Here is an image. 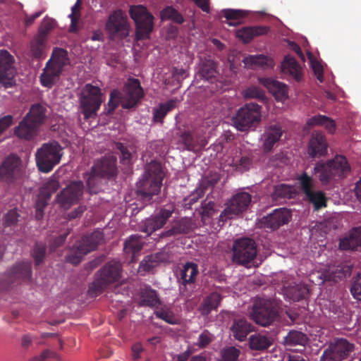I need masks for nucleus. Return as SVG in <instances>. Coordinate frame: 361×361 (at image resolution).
Listing matches in <instances>:
<instances>
[{"mask_svg":"<svg viewBox=\"0 0 361 361\" xmlns=\"http://www.w3.org/2000/svg\"><path fill=\"white\" fill-rule=\"evenodd\" d=\"M116 158L104 156L96 159L90 171L84 174L87 190L90 194H97L102 190L103 180H110L117 176Z\"/></svg>","mask_w":361,"mask_h":361,"instance_id":"obj_1","label":"nucleus"},{"mask_svg":"<svg viewBox=\"0 0 361 361\" xmlns=\"http://www.w3.org/2000/svg\"><path fill=\"white\" fill-rule=\"evenodd\" d=\"M124 96L117 90L110 92L109 100L104 109L106 115L112 114L121 103L123 109L135 107L144 95L143 89L138 79L130 78L124 86Z\"/></svg>","mask_w":361,"mask_h":361,"instance_id":"obj_2","label":"nucleus"},{"mask_svg":"<svg viewBox=\"0 0 361 361\" xmlns=\"http://www.w3.org/2000/svg\"><path fill=\"white\" fill-rule=\"evenodd\" d=\"M164 172L160 163L152 161L145 168L144 173L136 183L137 193L143 201H150L161 190Z\"/></svg>","mask_w":361,"mask_h":361,"instance_id":"obj_3","label":"nucleus"},{"mask_svg":"<svg viewBox=\"0 0 361 361\" xmlns=\"http://www.w3.org/2000/svg\"><path fill=\"white\" fill-rule=\"evenodd\" d=\"M104 240V233L99 230L83 235L69 249L66 261L75 266L79 264L85 256L97 250Z\"/></svg>","mask_w":361,"mask_h":361,"instance_id":"obj_4","label":"nucleus"},{"mask_svg":"<svg viewBox=\"0 0 361 361\" xmlns=\"http://www.w3.org/2000/svg\"><path fill=\"white\" fill-rule=\"evenodd\" d=\"M79 106L85 120L95 118L104 100L102 90L91 83L85 84L79 94Z\"/></svg>","mask_w":361,"mask_h":361,"instance_id":"obj_5","label":"nucleus"},{"mask_svg":"<svg viewBox=\"0 0 361 361\" xmlns=\"http://www.w3.org/2000/svg\"><path fill=\"white\" fill-rule=\"evenodd\" d=\"M350 171V167L346 158L341 155H337L327 163H318L314 167V173L319 174L318 178L322 184L326 185L332 179L343 178L347 176Z\"/></svg>","mask_w":361,"mask_h":361,"instance_id":"obj_6","label":"nucleus"},{"mask_svg":"<svg viewBox=\"0 0 361 361\" xmlns=\"http://www.w3.org/2000/svg\"><path fill=\"white\" fill-rule=\"evenodd\" d=\"M121 264L116 261H110L97 272V278L90 284L88 294L90 297H97L111 283L118 281L121 278Z\"/></svg>","mask_w":361,"mask_h":361,"instance_id":"obj_7","label":"nucleus"},{"mask_svg":"<svg viewBox=\"0 0 361 361\" xmlns=\"http://www.w3.org/2000/svg\"><path fill=\"white\" fill-rule=\"evenodd\" d=\"M262 106L255 102L245 104L233 116L234 126L242 132L255 130L262 121Z\"/></svg>","mask_w":361,"mask_h":361,"instance_id":"obj_8","label":"nucleus"},{"mask_svg":"<svg viewBox=\"0 0 361 361\" xmlns=\"http://www.w3.org/2000/svg\"><path fill=\"white\" fill-rule=\"evenodd\" d=\"M62 147L56 142L44 143L36 152V164L39 171L50 172L62 157Z\"/></svg>","mask_w":361,"mask_h":361,"instance_id":"obj_9","label":"nucleus"},{"mask_svg":"<svg viewBox=\"0 0 361 361\" xmlns=\"http://www.w3.org/2000/svg\"><path fill=\"white\" fill-rule=\"evenodd\" d=\"M129 13L135 25V40L149 39L154 29V16L141 5L131 6Z\"/></svg>","mask_w":361,"mask_h":361,"instance_id":"obj_10","label":"nucleus"},{"mask_svg":"<svg viewBox=\"0 0 361 361\" xmlns=\"http://www.w3.org/2000/svg\"><path fill=\"white\" fill-rule=\"evenodd\" d=\"M278 317V311L270 299L257 298L253 302L250 317L257 324L267 326L270 325Z\"/></svg>","mask_w":361,"mask_h":361,"instance_id":"obj_11","label":"nucleus"},{"mask_svg":"<svg viewBox=\"0 0 361 361\" xmlns=\"http://www.w3.org/2000/svg\"><path fill=\"white\" fill-rule=\"evenodd\" d=\"M233 262L235 264L247 266L252 262L257 255V246L250 238L236 239L232 246Z\"/></svg>","mask_w":361,"mask_h":361,"instance_id":"obj_12","label":"nucleus"},{"mask_svg":"<svg viewBox=\"0 0 361 361\" xmlns=\"http://www.w3.org/2000/svg\"><path fill=\"white\" fill-rule=\"evenodd\" d=\"M84 183L81 180L72 181L56 195V202L63 209H68L79 202L83 195Z\"/></svg>","mask_w":361,"mask_h":361,"instance_id":"obj_13","label":"nucleus"},{"mask_svg":"<svg viewBox=\"0 0 361 361\" xmlns=\"http://www.w3.org/2000/svg\"><path fill=\"white\" fill-rule=\"evenodd\" d=\"M198 274L199 270L197 264L191 262L185 264L180 270V277L178 279L180 296L188 298L192 295Z\"/></svg>","mask_w":361,"mask_h":361,"instance_id":"obj_14","label":"nucleus"},{"mask_svg":"<svg viewBox=\"0 0 361 361\" xmlns=\"http://www.w3.org/2000/svg\"><path fill=\"white\" fill-rule=\"evenodd\" d=\"M15 63V58L8 51L0 49V84L5 88L12 87L16 84Z\"/></svg>","mask_w":361,"mask_h":361,"instance_id":"obj_15","label":"nucleus"},{"mask_svg":"<svg viewBox=\"0 0 361 361\" xmlns=\"http://www.w3.org/2000/svg\"><path fill=\"white\" fill-rule=\"evenodd\" d=\"M354 350V345L345 338H338L331 343L324 351L320 361H342Z\"/></svg>","mask_w":361,"mask_h":361,"instance_id":"obj_16","label":"nucleus"},{"mask_svg":"<svg viewBox=\"0 0 361 361\" xmlns=\"http://www.w3.org/2000/svg\"><path fill=\"white\" fill-rule=\"evenodd\" d=\"M23 175L20 159L11 154L0 165V178L7 183H12L20 178Z\"/></svg>","mask_w":361,"mask_h":361,"instance_id":"obj_17","label":"nucleus"},{"mask_svg":"<svg viewBox=\"0 0 361 361\" xmlns=\"http://www.w3.org/2000/svg\"><path fill=\"white\" fill-rule=\"evenodd\" d=\"M251 202V195L245 192H239L229 201L226 208L221 213L220 219H232L247 209Z\"/></svg>","mask_w":361,"mask_h":361,"instance_id":"obj_18","label":"nucleus"},{"mask_svg":"<svg viewBox=\"0 0 361 361\" xmlns=\"http://www.w3.org/2000/svg\"><path fill=\"white\" fill-rule=\"evenodd\" d=\"M108 32L121 39L126 38L129 34V25L127 17L121 11H116L110 15L106 24Z\"/></svg>","mask_w":361,"mask_h":361,"instance_id":"obj_19","label":"nucleus"},{"mask_svg":"<svg viewBox=\"0 0 361 361\" xmlns=\"http://www.w3.org/2000/svg\"><path fill=\"white\" fill-rule=\"evenodd\" d=\"M291 216L289 209L286 208L276 209L260 220L261 227L273 231L276 230L288 224L291 219Z\"/></svg>","mask_w":361,"mask_h":361,"instance_id":"obj_20","label":"nucleus"},{"mask_svg":"<svg viewBox=\"0 0 361 361\" xmlns=\"http://www.w3.org/2000/svg\"><path fill=\"white\" fill-rule=\"evenodd\" d=\"M32 279V265L29 262L16 264L9 271L6 277L7 284L14 283H29Z\"/></svg>","mask_w":361,"mask_h":361,"instance_id":"obj_21","label":"nucleus"},{"mask_svg":"<svg viewBox=\"0 0 361 361\" xmlns=\"http://www.w3.org/2000/svg\"><path fill=\"white\" fill-rule=\"evenodd\" d=\"M172 214L173 210L165 208L161 209L159 213L145 221L141 231L146 233L147 235H151L157 230L162 228Z\"/></svg>","mask_w":361,"mask_h":361,"instance_id":"obj_22","label":"nucleus"},{"mask_svg":"<svg viewBox=\"0 0 361 361\" xmlns=\"http://www.w3.org/2000/svg\"><path fill=\"white\" fill-rule=\"evenodd\" d=\"M258 81L277 101L283 102L288 98V87L284 83L271 78H259Z\"/></svg>","mask_w":361,"mask_h":361,"instance_id":"obj_23","label":"nucleus"},{"mask_svg":"<svg viewBox=\"0 0 361 361\" xmlns=\"http://www.w3.org/2000/svg\"><path fill=\"white\" fill-rule=\"evenodd\" d=\"M327 142L321 132L312 133L309 141L308 154L312 157H319L327 153Z\"/></svg>","mask_w":361,"mask_h":361,"instance_id":"obj_24","label":"nucleus"},{"mask_svg":"<svg viewBox=\"0 0 361 361\" xmlns=\"http://www.w3.org/2000/svg\"><path fill=\"white\" fill-rule=\"evenodd\" d=\"M180 142L188 151L199 152L205 147L207 141L190 131H184L180 136Z\"/></svg>","mask_w":361,"mask_h":361,"instance_id":"obj_25","label":"nucleus"},{"mask_svg":"<svg viewBox=\"0 0 361 361\" xmlns=\"http://www.w3.org/2000/svg\"><path fill=\"white\" fill-rule=\"evenodd\" d=\"M283 131L279 125H271L264 131L263 139V149L266 152H270L274 145L278 142L281 137Z\"/></svg>","mask_w":361,"mask_h":361,"instance_id":"obj_26","label":"nucleus"},{"mask_svg":"<svg viewBox=\"0 0 361 361\" xmlns=\"http://www.w3.org/2000/svg\"><path fill=\"white\" fill-rule=\"evenodd\" d=\"M269 27L265 25L244 27L236 32V36L245 44L250 43L255 37L267 34Z\"/></svg>","mask_w":361,"mask_h":361,"instance_id":"obj_27","label":"nucleus"},{"mask_svg":"<svg viewBox=\"0 0 361 361\" xmlns=\"http://www.w3.org/2000/svg\"><path fill=\"white\" fill-rule=\"evenodd\" d=\"M38 127L25 117L14 128V134L19 138L31 140L37 135Z\"/></svg>","mask_w":361,"mask_h":361,"instance_id":"obj_28","label":"nucleus"},{"mask_svg":"<svg viewBox=\"0 0 361 361\" xmlns=\"http://www.w3.org/2000/svg\"><path fill=\"white\" fill-rule=\"evenodd\" d=\"M352 272V267L346 264H339L329 267L323 273L324 281L338 282L340 280L350 276Z\"/></svg>","mask_w":361,"mask_h":361,"instance_id":"obj_29","label":"nucleus"},{"mask_svg":"<svg viewBox=\"0 0 361 361\" xmlns=\"http://www.w3.org/2000/svg\"><path fill=\"white\" fill-rule=\"evenodd\" d=\"M283 290L287 298L293 301H299L309 294L307 286L302 283H293V285H291L284 281Z\"/></svg>","mask_w":361,"mask_h":361,"instance_id":"obj_30","label":"nucleus"},{"mask_svg":"<svg viewBox=\"0 0 361 361\" xmlns=\"http://www.w3.org/2000/svg\"><path fill=\"white\" fill-rule=\"evenodd\" d=\"M339 247L343 250H355L361 247V227L353 228L348 236L341 239Z\"/></svg>","mask_w":361,"mask_h":361,"instance_id":"obj_31","label":"nucleus"},{"mask_svg":"<svg viewBox=\"0 0 361 361\" xmlns=\"http://www.w3.org/2000/svg\"><path fill=\"white\" fill-rule=\"evenodd\" d=\"M253 331V326L245 319H235L231 326L233 337L239 341H244L247 336Z\"/></svg>","mask_w":361,"mask_h":361,"instance_id":"obj_32","label":"nucleus"},{"mask_svg":"<svg viewBox=\"0 0 361 361\" xmlns=\"http://www.w3.org/2000/svg\"><path fill=\"white\" fill-rule=\"evenodd\" d=\"M140 306L156 308L161 305L157 292L149 286H145L140 293Z\"/></svg>","mask_w":361,"mask_h":361,"instance_id":"obj_33","label":"nucleus"},{"mask_svg":"<svg viewBox=\"0 0 361 361\" xmlns=\"http://www.w3.org/2000/svg\"><path fill=\"white\" fill-rule=\"evenodd\" d=\"M47 61L43 72L40 75V82L43 87L51 88L60 78L61 71L51 65Z\"/></svg>","mask_w":361,"mask_h":361,"instance_id":"obj_34","label":"nucleus"},{"mask_svg":"<svg viewBox=\"0 0 361 361\" xmlns=\"http://www.w3.org/2000/svg\"><path fill=\"white\" fill-rule=\"evenodd\" d=\"M243 62L246 68H261L265 69L274 66V61L264 54L249 55L244 58Z\"/></svg>","mask_w":361,"mask_h":361,"instance_id":"obj_35","label":"nucleus"},{"mask_svg":"<svg viewBox=\"0 0 361 361\" xmlns=\"http://www.w3.org/2000/svg\"><path fill=\"white\" fill-rule=\"evenodd\" d=\"M192 228V223L190 219H181L175 222L172 227L165 232H162L159 236L161 238L175 236L180 234H187Z\"/></svg>","mask_w":361,"mask_h":361,"instance_id":"obj_36","label":"nucleus"},{"mask_svg":"<svg viewBox=\"0 0 361 361\" xmlns=\"http://www.w3.org/2000/svg\"><path fill=\"white\" fill-rule=\"evenodd\" d=\"M281 70L285 74H289L296 81L302 78V68L295 59L290 55L284 57L281 64Z\"/></svg>","mask_w":361,"mask_h":361,"instance_id":"obj_37","label":"nucleus"},{"mask_svg":"<svg viewBox=\"0 0 361 361\" xmlns=\"http://www.w3.org/2000/svg\"><path fill=\"white\" fill-rule=\"evenodd\" d=\"M145 242L139 235H130L125 242L123 250L126 254L131 255V261L135 260V255L142 249Z\"/></svg>","mask_w":361,"mask_h":361,"instance_id":"obj_38","label":"nucleus"},{"mask_svg":"<svg viewBox=\"0 0 361 361\" xmlns=\"http://www.w3.org/2000/svg\"><path fill=\"white\" fill-rule=\"evenodd\" d=\"M216 68L217 64L214 61L204 59L199 65L197 75L202 79L209 80L216 77Z\"/></svg>","mask_w":361,"mask_h":361,"instance_id":"obj_39","label":"nucleus"},{"mask_svg":"<svg viewBox=\"0 0 361 361\" xmlns=\"http://www.w3.org/2000/svg\"><path fill=\"white\" fill-rule=\"evenodd\" d=\"M46 107L40 104H35L25 117L39 128L46 120Z\"/></svg>","mask_w":361,"mask_h":361,"instance_id":"obj_40","label":"nucleus"},{"mask_svg":"<svg viewBox=\"0 0 361 361\" xmlns=\"http://www.w3.org/2000/svg\"><path fill=\"white\" fill-rule=\"evenodd\" d=\"M178 99L173 98L161 103L158 108L154 109L153 118L155 122L163 123V120L166 114L176 107Z\"/></svg>","mask_w":361,"mask_h":361,"instance_id":"obj_41","label":"nucleus"},{"mask_svg":"<svg viewBox=\"0 0 361 361\" xmlns=\"http://www.w3.org/2000/svg\"><path fill=\"white\" fill-rule=\"evenodd\" d=\"M272 342L271 337L263 334L252 335L249 338L250 348L255 350L267 349L271 345Z\"/></svg>","mask_w":361,"mask_h":361,"instance_id":"obj_42","label":"nucleus"},{"mask_svg":"<svg viewBox=\"0 0 361 361\" xmlns=\"http://www.w3.org/2000/svg\"><path fill=\"white\" fill-rule=\"evenodd\" d=\"M48 61H51L52 66L63 72L64 67L69 64L67 51L61 48L55 49Z\"/></svg>","mask_w":361,"mask_h":361,"instance_id":"obj_43","label":"nucleus"},{"mask_svg":"<svg viewBox=\"0 0 361 361\" xmlns=\"http://www.w3.org/2000/svg\"><path fill=\"white\" fill-rule=\"evenodd\" d=\"M221 296L216 292L209 294L202 302L200 310L202 315H208L213 310L218 307Z\"/></svg>","mask_w":361,"mask_h":361,"instance_id":"obj_44","label":"nucleus"},{"mask_svg":"<svg viewBox=\"0 0 361 361\" xmlns=\"http://www.w3.org/2000/svg\"><path fill=\"white\" fill-rule=\"evenodd\" d=\"M46 38L37 35L31 42L30 51L34 58L42 59L46 56Z\"/></svg>","mask_w":361,"mask_h":361,"instance_id":"obj_45","label":"nucleus"},{"mask_svg":"<svg viewBox=\"0 0 361 361\" xmlns=\"http://www.w3.org/2000/svg\"><path fill=\"white\" fill-rule=\"evenodd\" d=\"M217 181L218 180L215 178L204 179L202 181L200 185L196 189V190L188 197L189 204H192L196 202L200 197L204 195L207 188H212L217 183Z\"/></svg>","mask_w":361,"mask_h":361,"instance_id":"obj_46","label":"nucleus"},{"mask_svg":"<svg viewBox=\"0 0 361 361\" xmlns=\"http://www.w3.org/2000/svg\"><path fill=\"white\" fill-rule=\"evenodd\" d=\"M305 197L309 202L313 204L316 210L326 206L327 198L322 191L314 190L307 194Z\"/></svg>","mask_w":361,"mask_h":361,"instance_id":"obj_47","label":"nucleus"},{"mask_svg":"<svg viewBox=\"0 0 361 361\" xmlns=\"http://www.w3.org/2000/svg\"><path fill=\"white\" fill-rule=\"evenodd\" d=\"M154 314L157 318L165 321L168 324H177V319L174 316L172 310L166 305L161 307H159V306L156 307Z\"/></svg>","mask_w":361,"mask_h":361,"instance_id":"obj_48","label":"nucleus"},{"mask_svg":"<svg viewBox=\"0 0 361 361\" xmlns=\"http://www.w3.org/2000/svg\"><path fill=\"white\" fill-rule=\"evenodd\" d=\"M306 336L298 331H290L284 338L285 345L294 346L296 345H304L306 341Z\"/></svg>","mask_w":361,"mask_h":361,"instance_id":"obj_49","label":"nucleus"},{"mask_svg":"<svg viewBox=\"0 0 361 361\" xmlns=\"http://www.w3.org/2000/svg\"><path fill=\"white\" fill-rule=\"evenodd\" d=\"M243 97L245 99H256L265 103L267 100L263 90L257 86H251L243 91Z\"/></svg>","mask_w":361,"mask_h":361,"instance_id":"obj_50","label":"nucleus"},{"mask_svg":"<svg viewBox=\"0 0 361 361\" xmlns=\"http://www.w3.org/2000/svg\"><path fill=\"white\" fill-rule=\"evenodd\" d=\"M298 180L299 182L300 189L305 195L314 191L313 188L314 187V180L311 176H308L306 172H303L298 178Z\"/></svg>","mask_w":361,"mask_h":361,"instance_id":"obj_51","label":"nucleus"},{"mask_svg":"<svg viewBox=\"0 0 361 361\" xmlns=\"http://www.w3.org/2000/svg\"><path fill=\"white\" fill-rule=\"evenodd\" d=\"M47 246L42 242H37L32 252L36 266L39 265L44 262L46 255Z\"/></svg>","mask_w":361,"mask_h":361,"instance_id":"obj_52","label":"nucleus"},{"mask_svg":"<svg viewBox=\"0 0 361 361\" xmlns=\"http://www.w3.org/2000/svg\"><path fill=\"white\" fill-rule=\"evenodd\" d=\"M161 17L164 19L171 20L178 24H182L184 22L183 16L171 6H169L161 11Z\"/></svg>","mask_w":361,"mask_h":361,"instance_id":"obj_53","label":"nucleus"},{"mask_svg":"<svg viewBox=\"0 0 361 361\" xmlns=\"http://www.w3.org/2000/svg\"><path fill=\"white\" fill-rule=\"evenodd\" d=\"M293 194V188L292 186L281 184L276 185L274 191V196L276 198H291Z\"/></svg>","mask_w":361,"mask_h":361,"instance_id":"obj_54","label":"nucleus"},{"mask_svg":"<svg viewBox=\"0 0 361 361\" xmlns=\"http://www.w3.org/2000/svg\"><path fill=\"white\" fill-rule=\"evenodd\" d=\"M240 351L235 347L231 346L224 348L219 361H238Z\"/></svg>","mask_w":361,"mask_h":361,"instance_id":"obj_55","label":"nucleus"},{"mask_svg":"<svg viewBox=\"0 0 361 361\" xmlns=\"http://www.w3.org/2000/svg\"><path fill=\"white\" fill-rule=\"evenodd\" d=\"M157 257L154 255H147L146 256L140 263L138 271H152L157 264L158 260Z\"/></svg>","mask_w":361,"mask_h":361,"instance_id":"obj_56","label":"nucleus"},{"mask_svg":"<svg viewBox=\"0 0 361 361\" xmlns=\"http://www.w3.org/2000/svg\"><path fill=\"white\" fill-rule=\"evenodd\" d=\"M224 16L229 21V25L234 26L240 23L244 17L243 12L238 10L227 9L224 11Z\"/></svg>","mask_w":361,"mask_h":361,"instance_id":"obj_57","label":"nucleus"},{"mask_svg":"<svg viewBox=\"0 0 361 361\" xmlns=\"http://www.w3.org/2000/svg\"><path fill=\"white\" fill-rule=\"evenodd\" d=\"M214 336L208 330H204L199 336L197 341L195 343L199 348H205L213 341Z\"/></svg>","mask_w":361,"mask_h":361,"instance_id":"obj_58","label":"nucleus"},{"mask_svg":"<svg viewBox=\"0 0 361 361\" xmlns=\"http://www.w3.org/2000/svg\"><path fill=\"white\" fill-rule=\"evenodd\" d=\"M19 217L20 215L16 209H10L4 214L3 218V224L4 227L15 226L18 221Z\"/></svg>","mask_w":361,"mask_h":361,"instance_id":"obj_59","label":"nucleus"},{"mask_svg":"<svg viewBox=\"0 0 361 361\" xmlns=\"http://www.w3.org/2000/svg\"><path fill=\"white\" fill-rule=\"evenodd\" d=\"M116 149L118 150L121 153V161L123 164H129L130 163L132 154L128 150V147L121 142L115 143Z\"/></svg>","mask_w":361,"mask_h":361,"instance_id":"obj_60","label":"nucleus"},{"mask_svg":"<svg viewBox=\"0 0 361 361\" xmlns=\"http://www.w3.org/2000/svg\"><path fill=\"white\" fill-rule=\"evenodd\" d=\"M55 26V21L54 19L46 17L43 19L41 26L39 30L37 35L46 38L49 32L52 30Z\"/></svg>","mask_w":361,"mask_h":361,"instance_id":"obj_61","label":"nucleus"},{"mask_svg":"<svg viewBox=\"0 0 361 361\" xmlns=\"http://www.w3.org/2000/svg\"><path fill=\"white\" fill-rule=\"evenodd\" d=\"M59 188V183L53 180L47 182L42 190L41 195H44L47 199H50L51 195L55 192Z\"/></svg>","mask_w":361,"mask_h":361,"instance_id":"obj_62","label":"nucleus"},{"mask_svg":"<svg viewBox=\"0 0 361 361\" xmlns=\"http://www.w3.org/2000/svg\"><path fill=\"white\" fill-rule=\"evenodd\" d=\"M350 292L355 298L361 300V273L354 278Z\"/></svg>","mask_w":361,"mask_h":361,"instance_id":"obj_63","label":"nucleus"},{"mask_svg":"<svg viewBox=\"0 0 361 361\" xmlns=\"http://www.w3.org/2000/svg\"><path fill=\"white\" fill-rule=\"evenodd\" d=\"M214 202L212 200H205L202 202V211L200 212L202 219L211 216L214 212Z\"/></svg>","mask_w":361,"mask_h":361,"instance_id":"obj_64","label":"nucleus"}]
</instances>
